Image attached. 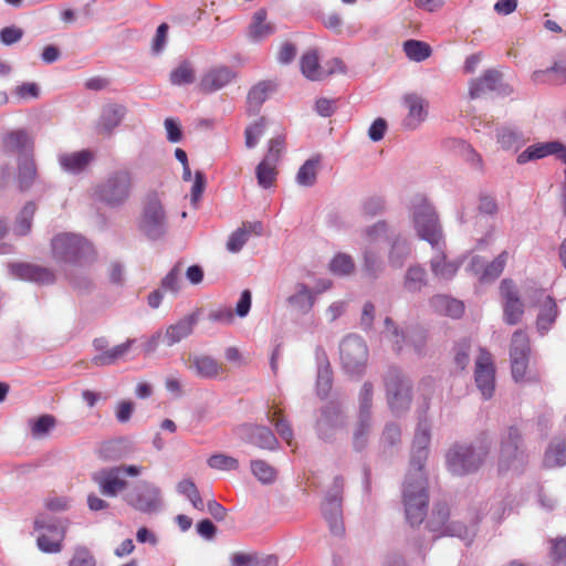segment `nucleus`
Masks as SVG:
<instances>
[{
  "label": "nucleus",
  "mask_w": 566,
  "mask_h": 566,
  "mask_svg": "<svg viewBox=\"0 0 566 566\" xmlns=\"http://www.w3.org/2000/svg\"><path fill=\"white\" fill-rule=\"evenodd\" d=\"M276 90V83L273 81H261L252 86L247 96V112L249 115L259 114L261 106L268 99L269 95Z\"/></svg>",
  "instance_id": "nucleus-32"
},
{
  "label": "nucleus",
  "mask_w": 566,
  "mask_h": 566,
  "mask_svg": "<svg viewBox=\"0 0 566 566\" xmlns=\"http://www.w3.org/2000/svg\"><path fill=\"white\" fill-rule=\"evenodd\" d=\"M555 155L559 160L565 164L564 181L562 184V203L563 212L566 217V146L559 140H551L545 143H536L528 146L525 150L517 155L516 163L525 165L530 161L545 158Z\"/></svg>",
  "instance_id": "nucleus-13"
},
{
  "label": "nucleus",
  "mask_w": 566,
  "mask_h": 566,
  "mask_svg": "<svg viewBox=\"0 0 566 566\" xmlns=\"http://www.w3.org/2000/svg\"><path fill=\"white\" fill-rule=\"evenodd\" d=\"M9 269L13 276L39 284H50L55 279L51 270L39 265L15 263L10 264Z\"/></svg>",
  "instance_id": "nucleus-28"
},
{
  "label": "nucleus",
  "mask_w": 566,
  "mask_h": 566,
  "mask_svg": "<svg viewBox=\"0 0 566 566\" xmlns=\"http://www.w3.org/2000/svg\"><path fill=\"white\" fill-rule=\"evenodd\" d=\"M266 125V119L264 117H260L245 128L244 138L247 148L252 149L258 145L260 138L265 132Z\"/></svg>",
  "instance_id": "nucleus-55"
},
{
  "label": "nucleus",
  "mask_w": 566,
  "mask_h": 566,
  "mask_svg": "<svg viewBox=\"0 0 566 566\" xmlns=\"http://www.w3.org/2000/svg\"><path fill=\"white\" fill-rule=\"evenodd\" d=\"M287 304L294 311L305 315L310 313L316 302V293L305 283H296L294 292L286 298Z\"/></svg>",
  "instance_id": "nucleus-31"
},
{
  "label": "nucleus",
  "mask_w": 566,
  "mask_h": 566,
  "mask_svg": "<svg viewBox=\"0 0 566 566\" xmlns=\"http://www.w3.org/2000/svg\"><path fill=\"white\" fill-rule=\"evenodd\" d=\"M95 159V155L90 149H82L73 153H61L57 161L61 169L67 174L78 175L83 172Z\"/></svg>",
  "instance_id": "nucleus-27"
},
{
  "label": "nucleus",
  "mask_w": 566,
  "mask_h": 566,
  "mask_svg": "<svg viewBox=\"0 0 566 566\" xmlns=\"http://www.w3.org/2000/svg\"><path fill=\"white\" fill-rule=\"evenodd\" d=\"M432 304L437 311L446 314L447 316L458 318L464 312V305L461 301L451 298L447 295H437L432 298Z\"/></svg>",
  "instance_id": "nucleus-48"
},
{
  "label": "nucleus",
  "mask_w": 566,
  "mask_h": 566,
  "mask_svg": "<svg viewBox=\"0 0 566 566\" xmlns=\"http://www.w3.org/2000/svg\"><path fill=\"white\" fill-rule=\"evenodd\" d=\"M427 273L422 266L412 265L408 268L403 280V286L408 292H420L422 287L427 285Z\"/></svg>",
  "instance_id": "nucleus-47"
},
{
  "label": "nucleus",
  "mask_w": 566,
  "mask_h": 566,
  "mask_svg": "<svg viewBox=\"0 0 566 566\" xmlns=\"http://www.w3.org/2000/svg\"><path fill=\"white\" fill-rule=\"evenodd\" d=\"M474 379L482 397L486 400L492 398L495 390V368L491 354L484 349L480 350L476 358Z\"/></svg>",
  "instance_id": "nucleus-18"
},
{
  "label": "nucleus",
  "mask_w": 566,
  "mask_h": 566,
  "mask_svg": "<svg viewBox=\"0 0 566 566\" xmlns=\"http://www.w3.org/2000/svg\"><path fill=\"white\" fill-rule=\"evenodd\" d=\"M33 526L35 531L48 532L54 537H59V539H64L65 537L66 525L57 517L40 514L35 517Z\"/></svg>",
  "instance_id": "nucleus-41"
},
{
  "label": "nucleus",
  "mask_w": 566,
  "mask_h": 566,
  "mask_svg": "<svg viewBox=\"0 0 566 566\" xmlns=\"http://www.w3.org/2000/svg\"><path fill=\"white\" fill-rule=\"evenodd\" d=\"M531 346L527 334L517 329L512 335L510 356H530Z\"/></svg>",
  "instance_id": "nucleus-56"
},
{
  "label": "nucleus",
  "mask_w": 566,
  "mask_h": 566,
  "mask_svg": "<svg viewBox=\"0 0 566 566\" xmlns=\"http://www.w3.org/2000/svg\"><path fill=\"white\" fill-rule=\"evenodd\" d=\"M135 343V339H127L125 343L114 346L93 357L92 361L95 366H108L124 357Z\"/></svg>",
  "instance_id": "nucleus-42"
},
{
  "label": "nucleus",
  "mask_w": 566,
  "mask_h": 566,
  "mask_svg": "<svg viewBox=\"0 0 566 566\" xmlns=\"http://www.w3.org/2000/svg\"><path fill=\"white\" fill-rule=\"evenodd\" d=\"M167 229V216L161 202L156 197L148 198L139 220V230L148 239L157 240L165 235Z\"/></svg>",
  "instance_id": "nucleus-15"
},
{
  "label": "nucleus",
  "mask_w": 566,
  "mask_h": 566,
  "mask_svg": "<svg viewBox=\"0 0 566 566\" xmlns=\"http://www.w3.org/2000/svg\"><path fill=\"white\" fill-rule=\"evenodd\" d=\"M233 566H279L274 555L238 553L232 557Z\"/></svg>",
  "instance_id": "nucleus-46"
},
{
  "label": "nucleus",
  "mask_w": 566,
  "mask_h": 566,
  "mask_svg": "<svg viewBox=\"0 0 566 566\" xmlns=\"http://www.w3.org/2000/svg\"><path fill=\"white\" fill-rule=\"evenodd\" d=\"M434 251L430 260V269L432 274L439 280L449 281L454 277L460 269L461 262L459 260H449L446 254L444 240L439 242L438 247H431Z\"/></svg>",
  "instance_id": "nucleus-23"
},
{
  "label": "nucleus",
  "mask_w": 566,
  "mask_h": 566,
  "mask_svg": "<svg viewBox=\"0 0 566 566\" xmlns=\"http://www.w3.org/2000/svg\"><path fill=\"white\" fill-rule=\"evenodd\" d=\"M316 361H317V379H316V389L317 395L321 398L327 397L328 392L332 389L333 381V373L327 359L326 353L317 348L316 349Z\"/></svg>",
  "instance_id": "nucleus-35"
},
{
  "label": "nucleus",
  "mask_w": 566,
  "mask_h": 566,
  "mask_svg": "<svg viewBox=\"0 0 566 566\" xmlns=\"http://www.w3.org/2000/svg\"><path fill=\"white\" fill-rule=\"evenodd\" d=\"M339 356L345 373L360 376L368 360V347L360 336L349 334L343 338L339 345Z\"/></svg>",
  "instance_id": "nucleus-10"
},
{
  "label": "nucleus",
  "mask_w": 566,
  "mask_h": 566,
  "mask_svg": "<svg viewBox=\"0 0 566 566\" xmlns=\"http://www.w3.org/2000/svg\"><path fill=\"white\" fill-rule=\"evenodd\" d=\"M181 263L178 262L161 280V289L171 293L180 290Z\"/></svg>",
  "instance_id": "nucleus-62"
},
{
  "label": "nucleus",
  "mask_w": 566,
  "mask_h": 566,
  "mask_svg": "<svg viewBox=\"0 0 566 566\" xmlns=\"http://www.w3.org/2000/svg\"><path fill=\"white\" fill-rule=\"evenodd\" d=\"M268 419L275 427L277 434L291 446L293 440V430L291 424L280 416V410H274L273 413L268 412Z\"/></svg>",
  "instance_id": "nucleus-59"
},
{
  "label": "nucleus",
  "mask_w": 566,
  "mask_h": 566,
  "mask_svg": "<svg viewBox=\"0 0 566 566\" xmlns=\"http://www.w3.org/2000/svg\"><path fill=\"white\" fill-rule=\"evenodd\" d=\"M364 271L367 276L377 279L385 269V263L381 256V249L374 244H369L364 250Z\"/></svg>",
  "instance_id": "nucleus-39"
},
{
  "label": "nucleus",
  "mask_w": 566,
  "mask_h": 566,
  "mask_svg": "<svg viewBox=\"0 0 566 566\" xmlns=\"http://www.w3.org/2000/svg\"><path fill=\"white\" fill-rule=\"evenodd\" d=\"M36 207L34 202H27L22 210L20 211L14 231L19 235H25L30 230L32 226V219L35 213Z\"/></svg>",
  "instance_id": "nucleus-53"
},
{
  "label": "nucleus",
  "mask_w": 566,
  "mask_h": 566,
  "mask_svg": "<svg viewBox=\"0 0 566 566\" xmlns=\"http://www.w3.org/2000/svg\"><path fill=\"white\" fill-rule=\"evenodd\" d=\"M300 66L302 74L310 81H323L333 75V70L325 71L321 65L316 50L305 52L301 57Z\"/></svg>",
  "instance_id": "nucleus-34"
},
{
  "label": "nucleus",
  "mask_w": 566,
  "mask_h": 566,
  "mask_svg": "<svg viewBox=\"0 0 566 566\" xmlns=\"http://www.w3.org/2000/svg\"><path fill=\"white\" fill-rule=\"evenodd\" d=\"M69 566H96V560L88 548L78 546L74 549V554L69 562Z\"/></svg>",
  "instance_id": "nucleus-63"
},
{
  "label": "nucleus",
  "mask_w": 566,
  "mask_h": 566,
  "mask_svg": "<svg viewBox=\"0 0 566 566\" xmlns=\"http://www.w3.org/2000/svg\"><path fill=\"white\" fill-rule=\"evenodd\" d=\"M62 542L63 539H59V537H54L52 534L50 536L46 533H41L36 538L38 548L46 554H56L62 551Z\"/></svg>",
  "instance_id": "nucleus-61"
},
{
  "label": "nucleus",
  "mask_w": 566,
  "mask_h": 566,
  "mask_svg": "<svg viewBox=\"0 0 566 566\" xmlns=\"http://www.w3.org/2000/svg\"><path fill=\"white\" fill-rule=\"evenodd\" d=\"M558 315V308L553 297L547 296L543 302L536 319V327L541 335H545Z\"/></svg>",
  "instance_id": "nucleus-40"
},
{
  "label": "nucleus",
  "mask_w": 566,
  "mask_h": 566,
  "mask_svg": "<svg viewBox=\"0 0 566 566\" xmlns=\"http://www.w3.org/2000/svg\"><path fill=\"white\" fill-rule=\"evenodd\" d=\"M410 243L403 238H396L388 254L389 265L394 269H401L410 255Z\"/></svg>",
  "instance_id": "nucleus-44"
},
{
  "label": "nucleus",
  "mask_w": 566,
  "mask_h": 566,
  "mask_svg": "<svg viewBox=\"0 0 566 566\" xmlns=\"http://www.w3.org/2000/svg\"><path fill=\"white\" fill-rule=\"evenodd\" d=\"M373 385L369 381L364 382L359 392V415L358 422L354 432V447L356 450L365 448L367 437L371 428V408Z\"/></svg>",
  "instance_id": "nucleus-16"
},
{
  "label": "nucleus",
  "mask_w": 566,
  "mask_h": 566,
  "mask_svg": "<svg viewBox=\"0 0 566 566\" xmlns=\"http://www.w3.org/2000/svg\"><path fill=\"white\" fill-rule=\"evenodd\" d=\"M543 463L548 469L564 467L566 464V442L553 440L545 451Z\"/></svg>",
  "instance_id": "nucleus-43"
},
{
  "label": "nucleus",
  "mask_w": 566,
  "mask_h": 566,
  "mask_svg": "<svg viewBox=\"0 0 566 566\" xmlns=\"http://www.w3.org/2000/svg\"><path fill=\"white\" fill-rule=\"evenodd\" d=\"M38 170L35 160L32 155H23L18 157V186L21 191H25L32 187L36 179Z\"/></svg>",
  "instance_id": "nucleus-38"
},
{
  "label": "nucleus",
  "mask_w": 566,
  "mask_h": 566,
  "mask_svg": "<svg viewBox=\"0 0 566 566\" xmlns=\"http://www.w3.org/2000/svg\"><path fill=\"white\" fill-rule=\"evenodd\" d=\"M276 164L274 160L264 157L256 166L255 175L258 184L262 188L266 189L273 186L277 175Z\"/></svg>",
  "instance_id": "nucleus-49"
},
{
  "label": "nucleus",
  "mask_w": 566,
  "mask_h": 566,
  "mask_svg": "<svg viewBox=\"0 0 566 566\" xmlns=\"http://www.w3.org/2000/svg\"><path fill=\"white\" fill-rule=\"evenodd\" d=\"M403 103L408 108V114L403 119V126L408 129H415L424 120L427 116L424 102L420 96L416 94H409L405 96Z\"/></svg>",
  "instance_id": "nucleus-36"
},
{
  "label": "nucleus",
  "mask_w": 566,
  "mask_h": 566,
  "mask_svg": "<svg viewBox=\"0 0 566 566\" xmlns=\"http://www.w3.org/2000/svg\"><path fill=\"white\" fill-rule=\"evenodd\" d=\"M275 32V25L268 21L265 9H259L250 23V35H269Z\"/></svg>",
  "instance_id": "nucleus-51"
},
{
  "label": "nucleus",
  "mask_w": 566,
  "mask_h": 566,
  "mask_svg": "<svg viewBox=\"0 0 566 566\" xmlns=\"http://www.w3.org/2000/svg\"><path fill=\"white\" fill-rule=\"evenodd\" d=\"M207 463L211 469L222 471H233L238 470L239 468V461L235 458L227 455L224 453L212 454L208 459Z\"/></svg>",
  "instance_id": "nucleus-60"
},
{
  "label": "nucleus",
  "mask_w": 566,
  "mask_h": 566,
  "mask_svg": "<svg viewBox=\"0 0 566 566\" xmlns=\"http://www.w3.org/2000/svg\"><path fill=\"white\" fill-rule=\"evenodd\" d=\"M402 502L406 520L411 526L420 525L428 513V479L424 472L408 471L403 488Z\"/></svg>",
  "instance_id": "nucleus-4"
},
{
  "label": "nucleus",
  "mask_w": 566,
  "mask_h": 566,
  "mask_svg": "<svg viewBox=\"0 0 566 566\" xmlns=\"http://www.w3.org/2000/svg\"><path fill=\"white\" fill-rule=\"evenodd\" d=\"M507 261V252L503 251L492 262L485 264L482 282H491L496 280L503 272Z\"/></svg>",
  "instance_id": "nucleus-57"
},
{
  "label": "nucleus",
  "mask_w": 566,
  "mask_h": 566,
  "mask_svg": "<svg viewBox=\"0 0 566 566\" xmlns=\"http://www.w3.org/2000/svg\"><path fill=\"white\" fill-rule=\"evenodd\" d=\"M235 72L229 66H214L205 72L199 82V90L206 94L214 93L235 78Z\"/></svg>",
  "instance_id": "nucleus-24"
},
{
  "label": "nucleus",
  "mask_w": 566,
  "mask_h": 566,
  "mask_svg": "<svg viewBox=\"0 0 566 566\" xmlns=\"http://www.w3.org/2000/svg\"><path fill=\"white\" fill-rule=\"evenodd\" d=\"M134 190L133 174L128 168L109 171L93 188V198L102 205L118 209L125 206Z\"/></svg>",
  "instance_id": "nucleus-1"
},
{
  "label": "nucleus",
  "mask_w": 566,
  "mask_h": 566,
  "mask_svg": "<svg viewBox=\"0 0 566 566\" xmlns=\"http://www.w3.org/2000/svg\"><path fill=\"white\" fill-rule=\"evenodd\" d=\"M199 310H196L177 323L169 325L163 336V342L170 347L190 336L199 321Z\"/></svg>",
  "instance_id": "nucleus-25"
},
{
  "label": "nucleus",
  "mask_w": 566,
  "mask_h": 566,
  "mask_svg": "<svg viewBox=\"0 0 566 566\" xmlns=\"http://www.w3.org/2000/svg\"><path fill=\"white\" fill-rule=\"evenodd\" d=\"M53 258L74 268H86L96 260V251L84 237L75 233H59L51 241Z\"/></svg>",
  "instance_id": "nucleus-2"
},
{
  "label": "nucleus",
  "mask_w": 566,
  "mask_h": 566,
  "mask_svg": "<svg viewBox=\"0 0 566 566\" xmlns=\"http://www.w3.org/2000/svg\"><path fill=\"white\" fill-rule=\"evenodd\" d=\"M2 148L6 153L18 154V157L32 155L34 142L25 129L10 130L2 136Z\"/></svg>",
  "instance_id": "nucleus-26"
},
{
  "label": "nucleus",
  "mask_w": 566,
  "mask_h": 566,
  "mask_svg": "<svg viewBox=\"0 0 566 566\" xmlns=\"http://www.w3.org/2000/svg\"><path fill=\"white\" fill-rule=\"evenodd\" d=\"M143 468L135 464H120L111 468H104L95 472L93 481L98 485L99 492L107 497H116L126 490L128 482L126 476H138Z\"/></svg>",
  "instance_id": "nucleus-7"
},
{
  "label": "nucleus",
  "mask_w": 566,
  "mask_h": 566,
  "mask_svg": "<svg viewBox=\"0 0 566 566\" xmlns=\"http://www.w3.org/2000/svg\"><path fill=\"white\" fill-rule=\"evenodd\" d=\"M449 509L447 504L439 503L434 506L432 514L428 521V527L432 533H437L439 536H457L470 544L475 536V525L467 526L461 522H449Z\"/></svg>",
  "instance_id": "nucleus-11"
},
{
  "label": "nucleus",
  "mask_w": 566,
  "mask_h": 566,
  "mask_svg": "<svg viewBox=\"0 0 566 566\" xmlns=\"http://www.w3.org/2000/svg\"><path fill=\"white\" fill-rule=\"evenodd\" d=\"M501 295L504 300L503 316L509 325H516L521 322L524 314V304L520 298L518 291L514 282L504 279L500 285Z\"/></svg>",
  "instance_id": "nucleus-20"
},
{
  "label": "nucleus",
  "mask_w": 566,
  "mask_h": 566,
  "mask_svg": "<svg viewBox=\"0 0 566 566\" xmlns=\"http://www.w3.org/2000/svg\"><path fill=\"white\" fill-rule=\"evenodd\" d=\"M430 439V424L427 420H420L412 442L409 471L424 472L423 468L428 459Z\"/></svg>",
  "instance_id": "nucleus-22"
},
{
  "label": "nucleus",
  "mask_w": 566,
  "mask_h": 566,
  "mask_svg": "<svg viewBox=\"0 0 566 566\" xmlns=\"http://www.w3.org/2000/svg\"><path fill=\"white\" fill-rule=\"evenodd\" d=\"M329 270L335 275H349L355 270V263L350 255L337 253L329 262Z\"/></svg>",
  "instance_id": "nucleus-54"
},
{
  "label": "nucleus",
  "mask_w": 566,
  "mask_h": 566,
  "mask_svg": "<svg viewBox=\"0 0 566 566\" xmlns=\"http://www.w3.org/2000/svg\"><path fill=\"white\" fill-rule=\"evenodd\" d=\"M387 401L395 413L409 409L412 400L411 381L397 367H389L384 377Z\"/></svg>",
  "instance_id": "nucleus-9"
},
{
  "label": "nucleus",
  "mask_w": 566,
  "mask_h": 566,
  "mask_svg": "<svg viewBox=\"0 0 566 566\" xmlns=\"http://www.w3.org/2000/svg\"><path fill=\"white\" fill-rule=\"evenodd\" d=\"M490 92H496L499 95L506 96L513 92V88L502 82L501 72L490 69L480 77L470 81L469 94L471 98H479Z\"/></svg>",
  "instance_id": "nucleus-17"
},
{
  "label": "nucleus",
  "mask_w": 566,
  "mask_h": 566,
  "mask_svg": "<svg viewBox=\"0 0 566 566\" xmlns=\"http://www.w3.org/2000/svg\"><path fill=\"white\" fill-rule=\"evenodd\" d=\"M188 361L189 369H192L199 378L214 379L223 373L222 365L209 355H192Z\"/></svg>",
  "instance_id": "nucleus-30"
},
{
  "label": "nucleus",
  "mask_w": 566,
  "mask_h": 566,
  "mask_svg": "<svg viewBox=\"0 0 566 566\" xmlns=\"http://www.w3.org/2000/svg\"><path fill=\"white\" fill-rule=\"evenodd\" d=\"M124 501L144 514L158 513L164 507L161 490L155 483L140 480L125 495Z\"/></svg>",
  "instance_id": "nucleus-8"
},
{
  "label": "nucleus",
  "mask_w": 566,
  "mask_h": 566,
  "mask_svg": "<svg viewBox=\"0 0 566 566\" xmlns=\"http://www.w3.org/2000/svg\"><path fill=\"white\" fill-rule=\"evenodd\" d=\"M530 463V453L524 442L522 431L516 426H510L500 436L497 467L500 472L522 474Z\"/></svg>",
  "instance_id": "nucleus-5"
},
{
  "label": "nucleus",
  "mask_w": 566,
  "mask_h": 566,
  "mask_svg": "<svg viewBox=\"0 0 566 566\" xmlns=\"http://www.w3.org/2000/svg\"><path fill=\"white\" fill-rule=\"evenodd\" d=\"M551 556L555 566H566V536L552 541Z\"/></svg>",
  "instance_id": "nucleus-64"
},
{
  "label": "nucleus",
  "mask_w": 566,
  "mask_h": 566,
  "mask_svg": "<svg viewBox=\"0 0 566 566\" xmlns=\"http://www.w3.org/2000/svg\"><path fill=\"white\" fill-rule=\"evenodd\" d=\"M319 157L307 159L298 169L295 181L302 187H313L317 180Z\"/></svg>",
  "instance_id": "nucleus-45"
},
{
  "label": "nucleus",
  "mask_w": 566,
  "mask_h": 566,
  "mask_svg": "<svg viewBox=\"0 0 566 566\" xmlns=\"http://www.w3.org/2000/svg\"><path fill=\"white\" fill-rule=\"evenodd\" d=\"M251 471L264 484L272 483L276 476L275 469L263 460H252Z\"/></svg>",
  "instance_id": "nucleus-58"
},
{
  "label": "nucleus",
  "mask_w": 566,
  "mask_h": 566,
  "mask_svg": "<svg viewBox=\"0 0 566 566\" xmlns=\"http://www.w3.org/2000/svg\"><path fill=\"white\" fill-rule=\"evenodd\" d=\"M127 108L120 104H109L103 108L99 120L97 123V132L111 135L113 130L119 126L126 116Z\"/></svg>",
  "instance_id": "nucleus-33"
},
{
  "label": "nucleus",
  "mask_w": 566,
  "mask_h": 566,
  "mask_svg": "<svg viewBox=\"0 0 566 566\" xmlns=\"http://www.w3.org/2000/svg\"><path fill=\"white\" fill-rule=\"evenodd\" d=\"M196 78V72L189 61H182L176 69L170 72V83L181 86L192 84Z\"/></svg>",
  "instance_id": "nucleus-52"
},
{
  "label": "nucleus",
  "mask_w": 566,
  "mask_h": 566,
  "mask_svg": "<svg viewBox=\"0 0 566 566\" xmlns=\"http://www.w3.org/2000/svg\"><path fill=\"white\" fill-rule=\"evenodd\" d=\"M491 451V441L486 436L473 443H458L447 453L448 470L454 475H467L475 472Z\"/></svg>",
  "instance_id": "nucleus-3"
},
{
  "label": "nucleus",
  "mask_w": 566,
  "mask_h": 566,
  "mask_svg": "<svg viewBox=\"0 0 566 566\" xmlns=\"http://www.w3.org/2000/svg\"><path fill=\"white\" fill-rule=\"evenodd\" d=\"M235 434L242 441L260 449L274 451L279 448V440L272 430L265 426L244 423L235 429Z\"/></svg>",
  "instance_id": "nucleus-19"
},
{
  "label": "nucleus",
  "mask_w": 566,
  "mask_h": 566,
  "mask_svg": "<svg viewBox=\"0 0 566 566\" xmlns=\"http://www.w3.org/2000/svg\"><path fill=\"white\" fill-rule=\"evenodd\" d=\"M385 324V337L388 338L392 344V349L396 353H401L407 345H410L413 353L421 357L427 352V332L422 328H412L408 335L401 331L390 317H386Z\"/></svg>",
  "instance_id": "nucleus-12"
},
{
  "label": "nucleus",
  "mask_w": 566,
  "mask_h": 566,
  "mask_svg": "<svg viewBox=\"0 0 566 566\" xmlns=\"http://www.w3.org/2000/svg\"><path fill=\"white\" fill-rule=\"evenodd\" d=\"M403 51L407 57L415 62H422L432 53V49L427 42L413 39H410L403 43Z\"/></svg>",
  "instance_id": "nucleus-50"
},
{
  "label": "nucleus",
  "mask_w": 566,
  "mask_h": 566,
  "mask_svg": "<svg viewBox=\"0 0 566 566\" xmlns=\"http://www.w3.org/2000/svg\"><path fill=\"white\" fill-rule=\"evenodd\" d=\"M532 81L535 84L563 85L566 83V61L555 62L553 66L545 70L534 71Z\"/></svg>",
  "instance_id": "nucleus-37"
},
{
  "label": "nucleus",
  "mask_w": 566,
  "mask_h": 566,
  "mask_svg": "<svg viewBox=\"0 0 566 566\" xmlns=\"http://www.w3.org/2000/svg\"><path fill=\"white\" fill-rule=\"evenodd\" d=\"M346 424V417L339 405L329 402L322 408L321 417L316 422L318 437L325 441L333 439L336 430Z\"/></svg>",
  "instance_id": "nucleus-21"
},
{
  "label": "nucleus",
  "mask_w": 566,
  "mask_h": 566,
  "mask_svg": "<svg viewBox=\"0 0 566 566\" xmlns=\"http://www.w3.org/2000/svg\"><path fill=\"white\" fill-rule=\"evenodd\" d=\"M413 227L420 239L431 247H438L443 241L442 229L433 206L422 196H417L411 202Z\"/></svg>",
  "instance_id": "nucleus-6"
},
{
  "label": "nucleus",
  "mask_w": 566,
  "mask_h": 566,
  "mask_svg": "<svg viewBox=\"0 0 566 566\" xmlns=\"http://www.w3.org/2000/svg\"><path fill=\"white\" fill-rule=\"evenodd\" d=\"M343 489L344 479L335 476L322 504L323 516L329 526L331 533L336 536L343 535L345 531L342 510Z\"/></svg>",
  "instance_id": "nucleus-14"
},
{
  "label": "nucleus",
  "mask_w": 566,
  "mask_h": 566,
  "mask_svg": "<svg viewBox=\"0 0 566 566\" xmlns=\"http://www.w3.org/2000/svg\"><path fill=\"white\" fill-rule=\"evenodd\" d=\"M495 138L503 150H513L515 153L530 142V137L522 129L512 125L496 128Z\"/></svg>",
  "instance_id": "nucleus-29"
}]
</instances>
